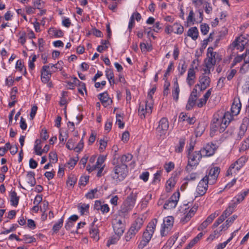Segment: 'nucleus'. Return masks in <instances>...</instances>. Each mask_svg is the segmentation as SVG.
I'll return each instance as SVG.
<instances>
[{"instance_id":"f257e3e1","label":"nucleus","mask_w":249,"mask_h":249,"mask_svg":"<svg viewBox=\"0 0 249 249\" xmlns=\"http://www.w3.org/2000/svg\"><path fill=\"white\" fill-rule=\"evenodd\" d=\"M229 49L232 51L236 49L240 51H242L244 49L246 50L245 53L235 57L232 64V66L233 67L237 63L241 62L242 59H244L245 64L241 68L240 71L242 73H245L246 71L244 70V67L245 66V64L249 63V40L243 36L237 37L230 45Z\"/></svg>"},{"instance_id":"f03ea898","label":"nucleus","mask_w":249,"mask_h":249,"mask_svg":"<svg viewBox=\"0 0 249 249\" xmlns=\"http://www.w3.org/2000/svg\"><path fill=\"white\" fill-rule=\"evenodd\" d=\"M232 120V117L228 111L221 115L214 114L211 124L210 135L213 136L217 131L220 133L223 132Z\"/></svg>"},{"instance_id":"7ed1b4c3","label":"nucleus","mask_w":249,"mask_h":249,"mask_svg":"<svg viewBox=\"0 0 249 249\" xmlns=\"http://www.w3.org/2000/svg\"><path fill=\"white\" fill-rule=\"evenodd\" d=\"M157 224V219L156 218L152 219L149 223L146 230L143 232L142 239L138 245L139 249L143 248L149 243L154 232Z\"/></svg>"},{"instance_id":"20e7f679","label":"nucleus","mask_w":249,"mask_h":249,"mask_svg":"<svg viewBox=\"0 0 249 249\" xmlns=\"http://www.w3.org/2000/svg\"><path fill=\"white\" fill-rule=\"evenodd\" d=\"M115 165L111 174L113 180L116 182L123 181L127 176L128 173V167L126 164H118L113 162Z\"/></svg>"},{"instance_id":"39448f33","label":"nucleus","mask_w":249,"mask_h":249,"mask_svg":"<svg viewBox=\"0 0 249 249\" xmlns=\"http://www.w3.org/2000/svg\"><path fill=\"white\" fill-rule=\"evenodd\" d=\"M202 156L201 151H195L188 153V164L185 168L186 171L189 173L195 166H197Z\"/></svg>"},{"instance_id":"423d86ee","label":"nucleus","mask_w":249,"mask_h":249,"mask_svg":"<svg viewBox=\"0 0 249 249\" xmlns=\"http://www.w3.org/2000/svg\"><path fill=\"white\" fill-rule=\"evenodd\" d=\"M143 224V220L142 218L138 217L133 223L129 231L126 234L125 238L126 241L130 240L134 237L136 234L141 228Z\"/></svg>"},{"instance_id":"0eeeda50","label":"nucleus","mask_w":249,"mask_h":249,"mask_svg":"<svg viewBox=\"0 0 249 249\" xmlns=\"http://www.w3.org/2000/svg\"><path fill=\"white\" fill-rule=\"evenodd\" d=\"M138 194V192L136 190H133L127 197L124 203V208H123L124 212L129 211L134 207Z\"/></svg>"},{"instance_id":"6e6552de","label":"nucleus","mask_w":249,"mask_h":249,"mask_svg":"<svg viewBox=\"0 0 249 249\" xmlns=\"http://www.w3.org/2000/svg\"><path fill=\"white\" fill-rule=\"evenodd\" d=\"M246 158L242 157L232 164L227 171L226 175L229 176L236 174L245 163Z\"/></svg>"},{"instance_id":"1a4fd4ad","label":"nucleus","mask_w":249,"mask_h":249,"mask_svg":"<svg viewBox=\"0 0 249 249\" xmlns=\"http://www.w3.org/2000/svg\"><path fill=\"white\" fill-rule=\"evenodd\" d=\"M169 128V123L167 118H162L159 122V125L156 128L157 136L160 137L164 136Z\"/></svg>"},{"instance_id":"9d476101","label":"nucleus","mask_w":249,"mask_h":249,"mask_svg":"<svg viewBox=\"0 0 249 249\" xmlns=\"http://www.w3.org/2000/svg\"><path fill=\"white\" fill-rule=\"evenodd\" d=\"M114 231L118 236L122 235L125 230L124 219H115L112 223Z\"/></svg>"},{"instance_id":"9b49d317","label":"nucleus","mask_w":249,"mask_h":249,"mask_svg":"<svg viewBox=\"0 0 249 249\" xmlns=\"http://www.w3.org/2000/svg\"><path fill=\"white\" fill-rule=\"evenodd\" d=\"M213 47H209L207 50V58L205 59L204 62L205 67H210V66H213L216 63L215 56L216 53L213 52Z\"/></svg>"},{"instance_id":"f8f14e48","label":"nucleus","mask_w":249,"mask_h":249,"mask_svg":"<svg viewBox=\"0 0 249 249\" xmlns=\"http://www.w3.org/2000/svg\"><path fill=\"white\" fill-rule=\"evenodd\" d=\"M153 104L148 101L145 102L144 106L140 105L139 108V116L141 119H144L147 114L149 115L152 112Z\"/></svg>"},{"instance_id":"ddd939ff","label":"nucleus","mask_w":249,"mask_h":249,"mask_svg":"<svg viewBox=\"0 0 249 249\" xmlns=\"http://www.w3.org/2000/svg\"><path fill=\"white\" fill-rule=\"evenodd\" d=\"M209 183V177L206 175L198 183L196 188V192L199 196L204 195L207 189L208 184Z\"/></svg>"},{"instance_id":"4468645a","label":"nucleus","mask_w":249,"mask_h":249,"mask_svg":"<svg viewBox=\"0 0 249 249\" xmlns=\"http://www.w3.org/2000/svg\"><path fill=\"white\" fill-rule=\"evenodd\" d=\"M174 218L173 216H168L163 220L164 227L161 231V234L162 236L166 235L171 230L174 223Z\"/></svg>"},{"instance_id":"2eb2a0df","label":"nucleus","mask_w":249,"mask_h":249,"mask_svg":"<svg viewBox=\"0 0 249 249\" xmlns=\"http://www.w3.org/2000/svg\"><path fill=\"white\" fill-rule=\"evenodd\" d=\"M199 84L196 85L195 87L198 86L201 91L206 89L209 86L211 82L210 78L204 74H202L199 78Z\"/></svg>"},{"instance_id":"dca6fc26","label":"nucleus","mask_w":249,"mask_h":249,"mask_svg":"<svg viewBox=\"0 0 249 249\" xmlns=\"http://www.w3.org/2000/svg\"><path fill=\"white\" fill-rule=\"evenodd\" d=\"M217 146L213 142L208 143L201 151V153L205 156H211L213 155Z\"/></svg>"},{"instance_id":"f3484780","label":"nucleus","mask_w":249,"mask_h":249,"mask_svg":"<svg viewBox=\"0 0 249 249\" xmlns=\"http://www.w3.org/2000/svg\"><path fill=\"white\" fill-rule=\"evenodd\" d=\"M220 173V168L218 167L212 168L209 172L207 177H209V181L210 184L214 183Z\"/></svg>"},{"instance_id":"a211bd4d","label":"nucleus","mask_w":249,"mask_h":249,"mask_svg":"<svg viewBox=\"0 0 249 249\" xmlns=\"http://www.w3.org/2000/svg\"><path fill=\"white\" fill-rule=\"evenodd\" d=\"M50 66H43L42 68L41 72V80L43 83H48L50 79L51 76V71H49L48 69H50Z\"/></svg>"},{"instance_id":"6ab92c4d","label":"nucleus","mask_w":249,"mask_h":249,"mask_svg":"<svg viewBox=\"0 0 249 249\" xmlns=\"http://www.w3.org/2000/svg\"><path fill=\"white\" fill-rule=\"evenodd\" d=\"M219 214L218 213L215 212L214 213L210 214L207 219L203 221L198 228V230H203L206 229L207 226L211 224L214 219Z\"/></svg>"},{"instance_id":"aec40b11","label":"nucleus","mask_w":249,"mask_h":249,"mask_svg":"<svg viewBox=\"0 0 249 249\" xmlns=\"http://www.w3.org/2000/svg\"><path fill=\"white\" fill-rule=\"evenodd\" d=\"M241 107V104L239 101V99L234 100L232 105L231 107V115L232 118L234 116L238 115L240 111Z\"/></svg>"},{"instance_id":"412c9836","label":"nucleus","mask_w":249,"mask_h":249,"mask_svg":"<svg viewBox=\"0 0 249 249\" xmlns=\"http://www.w3.org/2000/svg\"><path fill=\"white\" fill-rule=\"evenodd\" d=\"M141 14L138 12H134L131 15L128 26V29L130 33L131 32L132 29L134 26V20L136 19L137 21H139L141 20Z\"/></svg>"},{"instance_id":"4be33fe9","label":"nucleus","mask_w":249,"mask_h":249,"mask_svg":"<svg viewBox=\"0 0 249 249\" xmlns=\"http://www.w3.org/2000/svg\"><path fill=\"white\" fill-rule=\"evenodd\" d=\"M98 96L100 100L105 107H107L112 103V100L108 97L107 92L100 93Z\"/></svg>"},{"instance_id":"5701e85b","label":"nucleus","mask_w":249,"mask_h":249,"mask_svg":"<svg viewBox=\"0 0 249 249\" xmlns=\"http://www.w3.org/2000/svg\"><path fill=\"white\" fill-rule=\"evenodd\" d=\"M248 122V118H245L243 119V123L240 127L239 131L238 134L239 139H241L242 137L244 136L245 132L247 130Z\"/></svg>"},{"instance_id":"b1692460","label":"nucleus","mask_w":249,"mask_h":249,"mask_svg":"<svg viewBox=\"0 0 249 249\" xmlns=\"http://www.w3.org/2000/svg\"><path fill=\"white\" fill-rule=\"evenodd\" d=\"M196 78V72L194 70V68L192 66V68L189 69L188 71L186 81L189 86H192L194 84V79Z\"/></svg>"},{"instance_id":"393cba45","label":"nucleus","mask_w":249,"mask_h":249,"mask_svg":"<svg viewBox=\"0 0 249 249\" xmlns=\"http://www.w3.org/2000/svg\"><path fill=\"white\" fill-rule=\"evenodd\" d=\"M249 193V190L245 191L243 192H241L235 197H234L233 199L231 201V202L233 203H236L237 205L245 199V197L248 195Z\"/></svg>"},{"instance_id":"a878e982","label":"nucleus","mask_w":249,"mask_h":249,"mask_svg":"<svg viewBox=\"0 0 249 249\" xmlns=\"http://www.w3.org/2000/svg\"><path fill=\"white\" fill-rule=\"evenodd\" d=\"M133 158L131 154H127V155H124L121 157L118 158L115 163L118 164H126V163L130 161Z\"/></svg>"},{"instance_id":"bb28decb","label":"nucleus","mask_w":249,"mask_h":249,"mask_svg":"<svg viewBox=\"0 0 249 249\" xmlns=\"http://www.w3.org/2000/svg\"><path fill=\"white\" fill-rule=\"evenodd\" d=\"M35 174L34 172H28L26 175V182L31 186H34L36 184V180L35 178Z\"/></svg>"},{"instance_id":"cd10ccee","label":"nucleus","mask_w":249,"mask_h":249,"mask_svg":"<svg viewBox=\"0 0 249 249\" xmlns=\"http://www.w3.org/2000/svg\"><path fill=\"white\" fill-rule=\"evenodd\" d=\"M89 234L94 240L97 241L99 239V230L97 226H92L90 228Z\"/></svg>"},{"instance_id":"c85d7f7f","label":"nucleus","mask_w":249,"mask_h":249,"mask_svg":"<svg viewBox=\"0 0 249 249\" xmlns=\"http://www.w3.org/2000/svg\"><path fill=\"white\" fill-rule=\"evenodd\" d=\"M187 68V65L184 60H180L178 67V70L179 72V76H182L186 71Z\"/></svg>"},{"instance_id":"c756f323","label":"nucleus","mask_w":249,"mask_h":249,"mask_svg":"<svg viewBox=\"0 0 249 249\" xmlns=\"http://www.w3.org/2000/svg\"><path fill=\"white\" fill-rule=\"evenodd\" d=\"M236 207V203H233L232 202L230 203L228 207L223 213L222 215L226 218L233 213L234 209Z\"/></svg>"},{"instance_id":"7c9ffc66","label":"nucleus","mask_w":249,"mask_h":249,"mask_svg":"<svg viewBox=\"0 0 249 249\" xmlns=\"http://www.w3.org/2000/svg\"><path fill=\"white\" fill-rule=\"evenodd\" d=\"M187 35L191 37L193 40H196L198 36V31L196 27L190 28L188 31Z\"/></svg>"},{"instance_id":"2f4dec72","label":"nucleus","mask_w":249,"mask_h":249,"mask_svg":"<svg viewBox=\"0 0 249 249\" xmlns=\"http://www.w3.org/2000/svg\"><path fill=\"white\" fill-rule=\"evenodd\" d=\"M177 180L175 177H171L166 182V190L167 192L171 191L172 189L174 187Z\"/></svg>"},{"instance_id":"473e14b6","label":"nucleus","mask_w":249,"mask_h":249,"mask_svg":"<svg viewBox=\"0 0 249 249\" xmlns=\"http://www.w3.org/2000/svg\"><path fill=\"white\" fill-rule=\"evenodd\" d=\"M49 35L53 36L55 37H60L63 36V32L61 30H57L54 28H51L48 31Z\"/></svg>"},{"instance_id":"72a5a7b5","label":"nucleus","mask_w":249,"mask_h":249,"mask_svg":"<svg viewBox=\"0 0 249 249\" xmlns=\"http://www.w3.org/2000/svg\"><path fill=\"white\" fill-rule=\"evenodd\" d=\"M10 199L11 205L16 207L18 205L19 197L17 196V193L15 191L11 192L10 194Z\"/></svg>"},{"instance_id":"f704fd0d","label":"nucleus","mask_w":249,"mask_h":249,"mask_svg":"<svg viewBox=\"0 0 249 249\" xmlns=\"http://www.w3.org/2000/svg\"><path fill=\"white\" fill-rule=\"evenodd\" d=\"M185 144V139L184 138H180L178 142V144L175 147V151L177 153H181L183 149Z\"/></svg>"},{"instance_id":"c9c22d12","label":"nucleus","mask_w":249,"mask_h":249,"mask_svg":"<svg viewBox=\"0 0 249 249\" xmlns=\"http://www.w3.org/2000/svg\"><path fill=\"white\" fill-rule=\"evenodd\" d=\"M41 140L39 139L36 140L35 141V145L34 146V150L36 154L37 155L40 156L43 153L42 151L41 146H40Z\"/></svg>"},{"instance_id":"e433bc0d","label":"nucleus","mask_w":249,"mask_h":249,"mask_svg":"<svg viewBox=\"0 0 249 249\" xmlns=\"http://www.w3.org/2000/svg\"><path fill=\"white\" fill-rule=\"evenodd\" d=\"M197 97L190 96L186 106L187 110H191L196 104Z\"/></svg>"},{"instance_id":"4c0bfd02","label":"nucleus","mask_w":249,"mask_h":249,"mask_svg":"<svg viewBox=\"0 0 249 249\" xmlns=\"http://www.w3.org/2000/svg\"><path fill=\"white\" fill-rule=\"evenodd\" d=\"M173 32L177 34H181L184 31L183 27L178 23H174L173 25Z\"/></svg>"},{"instance_id":"58836bf2","label":"nucleus","mask_w":249,"mask_h":249,"mask_svg":"<svg viewBox=\"0 0 249 249\" xmlns=\"http://www.w3.org/2000/svg\"><path fill=\"white\" fill-rule=\"evenodd\" d=\"M222 231L219 228L216 229L208 238V240L212 241L214 239L218 238L222 234Z\"/></svg>"},{"instance_id":"ea45409f","label":"nucleus","mask_w":249,"mask_h":249,"mask_svg":"<svg viewBox=\"0 0 249 249\" xmlns=\"http://www.w3.org/2000/svg\"><path fill=\"white\" fill-rule=\"evenodd\" d=\"M77 178L74 175L70 176L67 181V185L69 187L72 188L76 182Z\"/></svg>"},{"instance_id":"a19ab883","label":"nucleus","mask_w":249,"mask_h":249,"mask_svg":"<svg viewBox=\"0 0 249 249\" xmlns=\"http://www.w3.org/2000/svg\"><path fill=\"white\" fill-rule=\"evenodd\" d=\"M89 207V204L85 203H80L78 205V210L80 211L82 215L84 214L85 213L88 212Z\"/></svg>"},{"instance_id":"79ce46f5","label":"nucleus","mask_w":249,"mask_h":249,"mask_svg":"<svg viewBox=\"0 0 249 249\" xmlns=\"http://www.w3.org/2000/svg\"><path fill=\"white\" fill-rule=\"evenodd\" d=\"M16 68L18 69L20 72H23L24 75L27 73L26 68L23 65V62L21 60H18L16 63Z\"/></svg>"},{"instance_id":"37998d69","label":"nucleus","mask_w":249,"mask_h":249,"mask_svg":"<svg viewBox=\"0 0 249 249\" xmlns=\"http://www.w3.org/2000/svg\"><path fill=\"white\" fill-rule=\"evenodd\" d=\"M177 206V204L174 201H172L170 199L167 201L164 204L163 208L164 209H171L175 208Z\"/></svg>"},{"instance_id":"c03bdc74","label":"nucleus","mask_w":249,"mask_h":249,"mask_svg":"<svg viewBox=\"0 0 249 249\" xmlns=\"http://www.w3.org/2000/svg\"><path fill=\"white\" fill-rule=\"evenodd\" d=\"M63 218L62 217L61 219L59 220V221L55 223L53 227V232H57L59 229L62 227L63 225Z\"/></svg>"},{"instance_id":"a18cd8bd","label":"nucleus","mask_w":249,"mask_h":249,"mask_svg":"<svg viewBox=\"0 0 249 249\" xmlns=\"http://www.w3.org/2000/svg\"><path fill=\"white\" fill-rule=\"evenodd\" d=\"M72 80L73 81L72 82L73 83L75 86H81L82 88L87 92L86 85L84 83L80 81L76 77H74Z\"/></svg>"},{"instance_id":"49530a36","label":"nucleus","mask_w":249,"mask_h":249,"mask_svg":"<svg viewBox=\"0 0 249 249\" xmlns=\"http://www.w3.org/2000/svg\"><path fill=\"white\" fill-rule=\"evenodd\" d=\"M226 219V218L222 214L220 215L218 219L215 221L213 224L212 226V228L213 229L217 227L223 221Z\"/></svg>"},{"instance_id":"de8ad7c7","label":"nucleus","mask_w":249,"mask_h":249,"mask_svg":"<svg viewBox=\"0 0 249 249\" xmlns=\"http://www.w3.org/2000/svg\"><path fill=\"white\" fill-rule=\"evenodd\" d=\"M106 75L107 79L108 80L110 85H111V80L114 78V74L112 70L107 69L106 70Z\"/></svg>"},{"instance_id":"09e8293b","label":"nucleus","mask_w":249,"mask_h":249,"mask_svg":"<svg viewBox=\"0 0 249 249\" xmlns=\"http://www.w3.org/2000/svg\"><path fill=\"white\" fill-rule=\"evenodd\" d=\"M49 158L50 162L52 163H55L58 160L57 154L54 152H51L49 153Z\"/></svg>"},{"instance_id":"8fccbe9b","label":"nucleus","mask_w":249,"mask_h":249,"mask_svg":"<svg viewBox=\"0 0 249 249\" xmlns=\"http://www.w3.org/2000/svg\"><path fill=\"white\" fill-rule=\"evenodd\" d=\"M98 192V190L97 188H95L94 189H92L91 190H90V192H89V193H88L86 195V197L87 198H89V199H92L94 198H95V194Z\"/></svg>"},{"instance_id":"3c124183","label":"nucleus","mask_w":249,"mask_h":249,"mask_svg":"<svg viewBox=\"0 0 249 249\" xmlns=\"http://www.w3.org/2000/svg\"><path fill=\"white\" fill-rule=\"evenodd\" d=\"M174 89L172 91V96L174 99L177 101L178 99V95L179 93V87L174 88Z\"/></svg>"},{"instance_id":"603ef678","label":"nucleus","mask_w":249,"mask_h":249,"mask_svg":"<svg viewBox=\"0 0 249 249\" xmlns=\"http://www.w3.org/2000/svg\"><path fill=\"white\" fill-rule=\"evenodd\" d=\"M105 157L103 156H100L96 162L95 165L97 166L98 168H101L102 164L104 162Z\"/></svg>"},{"instance_id":"864d4df0","label":"nucleus","mask_w":249,"mask_h":249,"mask_svg":"<svg viewBox=\"0 0 249 249\" xmlns=\"http://www.w3.org/2000/svg\"><path fill=\"white\" fill-rule=\"evenodd\" d=\"M200 30L204 35L207 34L209 30V26L207 24H201L200 26Z\"/></svg>"},{"instance_id":"5fc2aeb1","label":"nucleus","mask_w":249,"mask_h":249,"mask_svg":"<svg viewBox=\"0 0 249 249\" xmlns=\"http://www.w3.org/2000/svg\"><path fill=\"white\" fill-rule=\"evenodd\" d=\"M179 192H177L174 193L169 199L172 201H174V202L177 204L179 200Z\"/></svg>"},{"instance_id":"6e6d98bb","label":"nucleus","mask_w":249,"mask_h":249,"mask_svg":"<svg viewBox=\"0 0 249 249\" xmlns=\"http://www.w3.org/2000/svg\"><path fill=\"white\" fill-rule=\"evenodd\" d=\"M23 240L26 243H31L35 242L36 239L29 235H25L24 236Z\"/></svg>"},{"instance_id":"4d7b16f0","label":"nucleus","mask_w":249,"mask_h":249,"mask_svg":"<svg viewBox=\"0 0 249 249\" xmlns=\"http://www.w3.org/2000/svg\"><path fill=\"white\" fill-rule=\"evenodd\" d=\"M161 171H158L155 174L152 182L156 183L157 182H160V180Z\"/></svg>"},{"instance_id":"13d9d810","label":"nucleus","mask_w":249,"mask_h":249,"mask_svg":"<svg viewBox=\"0 0 249 249\" xmlns=\"http://www.w3.org/2000/svg\"><path fill=\"white\" fill-rule=\"evenodd\" d=\"M89 176H84L82 177L79 180V185L85 186L87 182L89 181Z\"/></svg>"},{"instance_id":"bf43d9fd","label":"nucleus","mask_w":249,"mask_h":249,"mask_svg":"<svg viewBox=\"0 0 249 249\" xmlns=\"http://www.w3.org/2000/svg\"><path fill=\"white\" fill-rule=\"evenodd\" d=\"M18 227L17 224H13L9 229L5 230L1 232V234H6L16 230Z\"/></svg>"},{"instance_id":"052dcab7","label":"nucleus","mask_w":249,"mask_h":249,"mask_svg":"<svg viewBox=\"0 0 249 249\" xmlns=\"http://www.w3.org/2000/svg\"><path fill=\"white\" fill-rule=\"evenodd\" d=\"M194 13L192 10H191L189 14V16L187 18V22L188 23H192L194 24V22L195 21V18H194Z\"/></svg>"},{"instance_id":"680f3d73","label":"nucleus","mask_w":249,"mask_h":249,"mask_svg":"<svg viewBox=\"0 0 249 249\" xmlns=\"http://www.w3.org/2000/svg\"><path fill=\"white\" fill-rule=\"evenodd\" d=\"M149 173L148 172H144L140 176V178L144 182H146L149 178Z\"/></svg>"},{"instance_id":"e2e57ef3","label":"nucleus","mask_w":249,"mask_h":249,"mask_svg":"<svg viewBox=\"0 0 249 249\" xmlns=\"http://www.w3.org/2000/svg\"><path fill=\"white\" fill-rule=\"evenodd\" d=\"M170 84V83L167 81L166 79L165 81V83L164 85V91H163V95H167L169 93V87Z\"/></svg>"},{"instance_id":"0e129e2a","label":"nucleus","mask_w":249,"mask_h":249,"mask_svg":"<svg viewBox=\"0 0 249 249\" xmlns=\"http://www.w3.org/2000/svg\"><path fill=\"white\" fill-rule=\"evenodd\" d=\"M204 4L205 5V12L208 14H210L212 12V10H213L212 7L211 6L210 3H209L208 2H205Z\"/></svg>"},{"instance_id":"69168bd1","label":"nucleus","mask_w":249,"mask_h":249,"mask_svg":"<svg viewBox=\"0 0 249 249\" xmlns=\"http://www.w3.org/2000/svg\"><path fill=\"white\" fill-rule=\"evenodd\" d=\"M36 56L35 54H34L32 56V60H29V68L31 70H33L35 68L34 62L36 61Z\"/></svg>"},{"instance_id":"338daca9","label":"nucleus","mask_w":249,"mask_h":249,"mask_svg":"<svg viewBox=\"0 0 249 249\" xmlns=\"http://www.w3.org/2000/svg\"><path fill=\"white\" fill-rule=\"evenodd\" d=\"M118 240L119 238L118 237H112L108 240L107 243V246L109 247L110 245L114 244L115 243H116Z\"/></svg>"},{"instance_id":"774afa93","label":"nucleus","mask_w":249,"mask_h":249,"mask_svg":"<svg viewBox=\"0 0 249 249\" xmlns=\"http://www.w3.org/2000/svg\"><path fill=\"white\" fill-rule=\"evenodd\" d=\"M165 169L167 172H170L174 168V164L172 162H169L165 165Z\"/></svg>"}]
</instances>
